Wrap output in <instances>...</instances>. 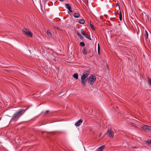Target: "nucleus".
Returning <instances> with one entry per match:
<instances>
[{
  "instance_id": "f257e3e1",
  "label": "nucleus",
  "mask_w": 151,
  "mask_h": 151,
  "mask_svg": "<svg viewBox=\"0 0 151 151\" xmlns=\"http://www.w3.org/2000/svg\"><path fill=\"white\" fill-rule=\"evenodd\" d=\"M29 107L25 109H19L17 112L15 113L12 116L10 122H14L17 121L19 118L23 115L28 109Z\"/></svg>"
},
{
  "instance_id": "f03ea898",
  "label": "nucleus",
  "mask_w": 151,
  "mask_h": 151,
  "mask_svg": "<svg viewBox=\"0 0 151 151\" xmlns=\"http://www.w3.org/2000/svg\"><path fill=\"white\" fill-rule=\"evenodd\" d=\"M89 75L88 71H84L81 77V82L83 86H85L86 85L87 83L86 78Z\"/></svg>"
},
{
  "instance_id": "7ed1b4c3",
  "label": "nucleus",
  "mask_w": 151,
  "mask_h": 151,
  "mask_svg": "<svg viewBox=\"0 0 151 151\" xmlns=\"http://www.w3.org/2000/svg\"><path fill=\"white\" fill-rule=\"evenodd\" d=\"M96 80V78L95 76L93 75H91L89 77L88 80V82L91 85H92L94 82Z\"/></svg>"
},
{
  "instance_id": "20e7f679",
  "label": "nucleus",
  "mask_w": 151,
  "mask_h": 151,
  "mask_svg": "<svg viewBox=\"0 0 151 151\" xmlns=\"http://www.w3.org/2000/svg\"><path fill=\"white\" fill-rule=\"evenodd\" d=\"M23 34L27 37H32V35L31 32L27 29H24L22 30Z\"/></svg>"
},
{
  "instance_id": "39448f33",
  "label": "nucleus",
  "mask_w": 151,
  "mask_h": 151,
  "mask_svg": "<svg viewBox=\"0 0 151 151\" xmlns=\"http://www.w3.org/2000/svg\"><path fill=\"white\" fill-rule=\"evenodd\" d=\"M141 127L143 130L146 132H150L151 131V127L147 126L145 125H142Z\"/></svg>"
},
{
  "instance_id": "423d86ee",
  "label": "nucleus",
  "mask_w": 151,
  "mask_h": 151,
  "mask_svg": "<svg viewBox=\"0 0 151 151\" xmlns=\"http://www.w3.org/2000/svg\"><path fill=\"white\" fill-rule=\"evenodd\" d=\"M106 134L111 138H112L114 136V132L111 129H108L107 132Z\"/></svg>"
},
{
  "instance_id": "0eeeda50",
  "label": "nucleus",
  "mask_w": 151,
  "mask_h": 151,
  "mask_svg": "<svg viewBox=\"0 0 151 151\" xmlns=\"http://www.w3.org/2000/svg\"><path fill=\"white\" fill-rule=\"evenodd\" d=\"M83 120L82 119H80L77 121L75 124V125L76 127H79L82 123Z\"/></svg>"
},
{
  "instance_id": "6e6552de",
  "label": "nucleus",
  "mask_w": 151,
  "mask_h": 151,
  "mask_svg": "<svg viewBox=\"0 0 151 151\" xmlns=\"http://www.w3.org/2000/svg\"><path fill=\"white\" fill-rule=\"evenodd\" d=\"M47 35H48L47 37L48 38H50L51 37H52V34L50 31L48 30L47 31Z\"/></svg>"
},
{
  "instance_id": "1a4fd4ad",
  "label": "nucleus",
  "mask_w": 151,
  "mask_h": 151,
  "mask_svg": "<svg viewBox=\"0 0 151 151\" xmlns=\"http://www.w3.org/2000/svg\"><path fill=\"white\" fill-rule=\"evenodd\" d=\"M104 147V146H102L99 147L97 149L96 151H102Z\"/></svg>"
},
{
  "instance_id": "9d476101",
  "label": "nucleus",
  "mask_w": 151,
  "mask_h": 151,
  "mask_svg": "<svg viewBox=\"0 0 151 151\" xmlns=\"http://www.w3.org/2000/svg\"><path fill=\"white\" fill-rule=\"evenodd\" d=\"M74 17L76 18H78L80 16V14L78 13H75L73 15Z\"/></svg>"
},
{
  "instance_id": "9b49d317",
  "label": "nucleus",
  "mask_w": 151,
  "mask_h": 151,
  "mask_svg": "<svg viewBox=\"0 0 151 151\" xmlns=\"http://www.w3.org/2000/svg\"><path fill=\"white\" fill-rule=\"evenodd\" d=\"M85 21L83 19L80 20L78 22L81 24H83L85 23Z\"/></svg>"
},
{
  "instance_id": "f8f14e48",
  "label": "nucleus",
  "mask_w": 151,
  "mask_h": 151,
  "mask_svg": "<svg viewBox=\"0 0 151 151\" xmlns=\"http://www.w3.org/2000/svg\"><path fill=\"white\" fill-rule=\"evenodd\" d=\"M73 77L77 80L78 78V75L77 73H75L73 75Z\"/></svg>"
},
{
  "instance_id": "ddd939ff",
  "label": "nucleus",
  "mask_w": 151,
  "mask_h": 151,
  "mask_svg": "<svg viewBox=\"0 0 151 151\" xmlns=\"http://www.w3.org/2000/svg\"><path fill=\"white\" fill-rule=\"evenodd\" d=\"M82 52L84 55H86L87 54V51L86 50L83 48L82 50Z\"/></svg>"
},
{
  "instance_id": "4468645a",
  "label": "nucleus",
  "mask_w": 151,
  "mask_h": 151,
  "mask_svg": "<svg viewBox=\"0 0 151 151\" xmlns=\"http://www.w3.org/2000/svg\"><path fill=\"white\" fill-rule=\"evenodd\" d=\"M144 36L145 38H148V34L147 31L145 30V31Z\"/></svg>"
},
{
  "instance_id": "2eb2a0df",
  "label": "nucleus",
  "mask_w": 151,
  "mask_h": 151,
  "mask_svg": "<svg viewBox=\"0 0 151 151\" xmlns=\"http://www.w3.org/2000/svg\"><path fill=\"white\" fill-rule=\"evenodd\" d=\"M98 53L99 55H100V47L99 43H98Z\"/></svg>"
},
{
  "instance_id": "dca6fc26",
  "label": "nucleus",
  "mask_w": 151,
  "mask_h": 151,
  "mask_svg": "<svg viewBox=\"0 0 151 151\" xmlns=\"http://www.w3.org/2000/svg\"><path fill=\"white\" fill-rule=\"evenodd\" d=\"M82 34L86 38H90V37H89L87 34H85V32H83V33H82Z\"/></svg>"
},
{
  "instance_id": "f3484780",
  "label": "nucleus",
  "mask_w": 151,
  "mask_h": 151,
  "mask_svg": "<svg viewBox=\"0 0 151 151\" xmlns=\"http://www.w3.org/2000/svg\"><path fill=\"white\" fill-rule=\"evenodd\" d=\"M76 34L80 38H83V37L81 35L79 32H77Z\"/></svg>"
},
{
  "instance_id": "a211bd4d",
  "label": "nucleus",
  "mask_w": 151,
  "mask_h": 151,
  "mask_svg": "<svg viewBox=\"0 0 151 151\" xmlns=\"http://www.w3.org/2000/svg\"><path fill=\"white\" fill-rule=\"evenodd\" d=\"M146 142L147 145L151 144V139L147 140Z\"/></svg>"
},
{
  "instance_id": "6ab92c4d",
  "label": "nucleus",
  "mask_w": 151,
  "mask_h": 151,
  "mask_svg": "<svg viewBox=\"0 0 151 151\" xmlns=\"http://www.w3.org/2000/svg\"><path fill=\"white\" fill-rule=\"evenodd\" d=\"M119 19L120 21L122 19V14L121 11L120 12L119 14Z\"/></svg>"
},
{
  "instance_id": "aec40b11",
  "label": "nucleus",
  "mask_w": 151,
  "mask_h": 151,
  "mask_svg": "<svg viewBox=\"0 0 151 151\" xmlns=\"http://www.w3.org/2000/svg\"><path fill=\"white\" fill-rule=\"evenodd\" d=\"M80 45L82 47H84L85 46V44L83 42H81L80 43Z\"/></svg>"
},
{
  "instance_id": "412c9836",
  "label": "nucleus",
  "mask_w": 151,
  "mask_h": 151,
  "mask_svg": "<svg viewBox=\"0 0 151 151\" xmlns=\"http://www.w3.org/2000/svg\"><path fill=\"white\" fill-rule=\"evenodd\" d=\"M65 6L66 8L67 9H68V8H69L70 6L68 4H65Z\"/></svg>"
},
{
  "instance_id": "4be33fe9",
  "label": "nucleus",
  "mask_w": 151,
  "mask_h": 151,
  "mask_svg": "<svg viewBox=\"0 0 151 151\" xmlns=\"http://www.w3.org/2000/svg\"><path fill=\"white\" fill-rule=\"evenodd\" d=\"M148 78V82L150 84V85L151 86V79L149 78Z\"/></svg>"
},
{
  "instance_id": "5701e85b",
  "label": "nucleus",
  "mask_w": 151,
  "mask_h": 151,
  "mask_svg": "<svg viewBox=\"0 0 151 151\" xmlns=\"http://www.w3.org/2000/svg\"><path fill=\"white\" fill-rule=\"evenodd\" d=\"M90 25L91 27V29L93 30H94L95 29H94V25L93 24H90Z\"/></svg>"
},
{
  "instance_id": "b1692460",
  "label": "nucleus",
  "mask_w": 151,
  "mask_h": 151,
  "mask_svg": "<svg viewBox=\"0 0 151 151\" xmlns=\"http://www.w3.org/2000/svg\"><path fill=\"white\" fill-rule=\"evenodd\" d=\"M68 10L70 12H72V10H71V7L70 6L69 8H68Z\"/></svg>"
},
{
  "instance_id": "393cba45",
  "label": "nucleus",
  "mask_w": 151,
  "mask_h": 151,
  "mask_svg": "<svg viewBox=\"0 0 151 151\" xmlns=\"http://www.w3.org/2000/svg\"><path fill=\"white\" fill-rule=\"evenodd\" d=\"M81 33L82 34V33H83V32H84L83 30V29H81Z\"/></svg>"
},
{
  "instance_id": "a878e982",
  "label": "nucleus",
  "mask_w": 151,
  "mask_h": 151,
  "mask_svg": "<svg viewBox=\"0 0 151 151\" xmlns=\"http://www.w3.org/2000/svg\"><path fill=\"white\" fill-rule=\"evenodd\" d=\"M49 111L48 110H47L45 112V114H46L47 113H48V112H49Z\"/></svg>"
},
{
  "instance_id": "bb28decb",
  "label": "nucleus",
  "mask_w": 151,
  "mask_h": 151,
  "mask_svg": "<svg viewBox=\"0 0 151 151\" xmlns=\"http://www.w3.org/2000/svg\"><path fill=\"white\" fill-rule=\"evenodd\" d=\"M101 134H102L101 133L100 134H99V137H100L101 136Z\"/></svg>"
},
{
  "instance_id": "cd10ccee",
  "label": "nucleus",
  "mask_w": 151,
  "mask_h": 151,
  "mask_svg": "<svg viewBox=\"0 0 151 151\" xmlns=\"http://www.w3.org/2000/svg\"><path fill=\"white\" fill-rule=\"evenodd\" d=\"M50 56H52V57H53V58L54 57V56H53V55H51Z\"/></svg>"
},
{
  "instance_id": "c85d7f7f",
  "label": "nucleus",
  "mask_w": 151,
  "mask_h": 151,
  "mask_svg": "<svg viewBox=\"0 0 151 151\" xmlns=\"http://www.w3.org/2000/svg\"><path fill=\"white\" fill-rule=\"evenodd\" d=\"M59 1H64V0H59Z\"/></svg>"
},
{
  "instance_id": "c756f323",
  "label": "nucleus",
  "mask_w": 151,
  "mask_h": 151,
  "mask_svg": "<svg viewBox=\"0 0 151 151\" xmlns=\"http://www.w3.org/2000/svg\"><path fill=\"white\" fill-rule=\"evenodd\" d=\"M88 39H89V40H91V38H88Z\"/></svg>"
},
{
  "instance_id": "7c9ffc66",
  "label": "nucleus",
  "mask_w": 151,
  "mask_h": 151,
  "mask_svg": "<svg viewBox=\"0 0 151 151\" xmlns=\"http://www.w3.org/2000/svg\"><path fill=\"white\" fill-rule=\"evenodd\" d=\"M133 148H136V147H133Z\"/></svg>"
},
{
  "instance_id": "2f4dec72",
  "label": "nucleus",
  "mask_w": 151,
  "mask_h": 151,
  "mask_svg": "<svg viewBox=\"0 0 151 151\" xmlns=\"http://www.w3.org/2000/svg\"><path fill=\"white\" fill-rule=\"evenodd\" d=\"M1 118H0V120L1 119Z\"/></svg>"
}]
</instances>
